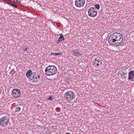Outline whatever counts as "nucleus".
<instances>
[{
    "label": "nucleus",
    "mask_w": 134,
    "mask_h": 134,
    "mask_svg": "<svg viewBox=\"0 0 134 134\" xmlns=\"http://www.w3.org/2000/svg\"><path fill=\"white\" fill-rule=\"evenodd\" d=\"M45 74L47 76L54 75L57 72L56 67L54 65H50L46 68L45 70Z\"/></svg>",
    "instance_id": "1"
},
{
    "label": "nucleus",
    "mask_w": 134,
    "mask_h": 134,
    "mask_svg": "<svg viewBox=\"0 0 134 134\" xmlns=\"http://www.w3.org/2000/svg\"><path fill=\"white\" fill-rule=\"evenodd\" d=\"M111 35L113 37L114 39L116 40V42L117 40L118 41V40H121L122 37V35L119 33H114Z\"/></svg>",
    "instance_id": "7"
},
{
    "label": "nucleus",
    "mask_w": 134,
    "mask_h": 134,
    "mask_svg": "<svg viewBox=\"0 0 134 134\" xmlns=\"http://www.w3.org/2000/svg\"><path fill=\"white\" fill-rule=\"evenodd\" d=\"M27 48H25L24 49V51L25 52H27V53H27V54L28 53V51L27 50Z\"/></svg>",
    "instance_id": "24"
},
{
    "label": "nucleus",
    "mask_w": 134,
    "mask_h": 134,
    "mask_svg": "<svg viewBox=\"0 0 134 134\" xmlns=\"http://www.w3.org/2000/svg\"><path fill=\"white\" fill-rule=\"evenodd\" d=\"M72 55L75 56H79V55H81L79 51L78 50H76L73 51H72Z\"/></svg>",
    "instance_id": "14"
},
{
    "label": "nucleus",
    "mask_w": 134,
    "mask_h": 134,
    "mask_svg": "<svg viewBox=\"0 0 134 134\" xmlns=\"http://www.w3.org/2000/svg\"><path fill=\"white\" fill-rule=\"evenodd\" d=\"M134 79V70H131L129 73V77L128 79L129 80H132Z\"/></svg>",
    "instance_id": "10"
},
{
    "label": "nucleus",
    "mask_w": 134,
    "mask_h": 134,
    "mask_svg": "<svg viewBox=\"0 0 134 134\" xmlns=\"http://www.w3.org/2000/svg\"><path fill=\"white\" fill-rule=\"evenodd\" d=\"M60 36L58 38V40H57V43L58 44L59 42H60L64 40L65 39L64 37L63 36V35L62 34H60Z\"/></svg>",
    "instance_id": "15"
},
{
    "label": "nucleus",
    "mask_w": 134,
    "mask_h": 134,
    "mask_svg": "<svg viewBox=\"0 0 134 134\" xmlns=\"http://www.w3.org/2000/svg\"><path fill=\"white\" fill-rule=\"evenodd\" d=\"M20 94L21 92L19 90L14 89L12 91V95L13 97L16 98L20 96Z\"/></svg>",
    "instance_id": "6"
},
{
    "label": "nucleus",
    "mask_w": 134,
    "mask_h": 134,
    "mask_svg": "<svg viewBox=\"0 0 134 134\" xmlns=\"http://www.w3.org/2000/svg\"><path fill=\"white\" fill-rule=\"evenodd\" d=\"M62 53H51V55L53 56H56V55H60Z\"/></svg>",
    "instance_id": "16"
},
{
    "label": "nucleus",
    "mask_w": 134,
    "mask_h": 134,
    "mask_svg": "<svg viewBox=\"0 0 134 134\" xmlns=\"http://www.w3.org/2000/svg\"><path fill=\"white\" fill-rule=\"evenodd\" d=\"M99 59L100 60H102V59L100 57H97V58H95L94 59Z\"/></svg>",
    "instance_id": "23"
},
{
    "label": "nucleus",
    "mask_w": 134,
    "mask_h": 134,
    "mask_svg": "<svg viewBox=\"0 0 134 134\" xmlns=\"http://www.w3.org/2000/svg\"><path fill=\"white\" fill-rule=\"evenodd\" d=\"M35 74H36L35 72L32 73L31 70V69H29L26 72V76L28 78L31 80L33 81V82H36L38 81L39 79H40V77L39 75H38L37 78H36V80H35V79H34L33 78L34 77V75H35Z\"/></svg>",
    "instance_id": "2"
},
{
    "label": "nucleus",
    "mask_w": 134,
    "mask_h": 134,
    "mask_svg": "<svg viewBox=\"0 0 134 134\" xmlns=\"http://www.w3.org/2000/svg\"><path fill=\"white\" fill-rule=\"evenodd\" d=\"M66 134H71L69 133H66Z\"/></svg>",
    "instance_id": "28"
},
{
    "label": "nucleus",
    "mask_w": 134,
    "mask_h": 134,
    "mask_svg": "<svg viewBox=\"0 0 134 134\" xmlns=\"http://www.w3.org/2000/svg\"><path fill=\"white\" fill-rule=\"evenodd\" d=\"M9 122V118L5 116L2 117L0 119V125L3 127L7 125Z\"/></svg>",
    "instance_id": "4"
},
{
    "label": "nucleus",
    "mask_w": 134,
    "mask_h": 134,
    "mask_svg": "<svg viewBox=\"0 0 134 134\" xmlns=\"http://www.w3.org/2000/svg\"><path fill=\"white\" fill-rule=\"evenodd\" d=\"M18 3H21V2H20V1H18Z\"/></svg>",
    "instance_id": "27"
},
{
    "label": "nucleus",
    "mask_w": 134,
    "mask_h": 134,
    "mask_svg": "<svg viewBox=\"0 0 134 134\" xmlns=\"http://www.w3.org/2000/svg\"><path fill=\"white\" fill-rule=\"evenodd\" d=\"M70 82V81L69 80V81H68V80L67 81V83H69V82Z\"/></svg>",
    "instance_id": "26"
},
{
    "label": "nucleus",
    "mask_w": 134,
    "mask_h": 134,
    "mask_svg": "<svg viewBox=\"0 0 134 134\" xmlns=\"http://www.w3.org/2000/svg\"><path fill=\"white\" fill-rule=\"evenodd\" d=\"M75 97V94L72 91H69L67 92L64 94L65 99L70 101L71 100Z\"/></svg>",
    "instance_id": "3"
},
{
    "label": "nucleus",
    "mask_w": 134,
    "mask_h": 134,
    "mask_svg": "<svg viewBox=\"0 0 134 134\" xmlns=\"http://www.w3.org/2000/svg\"><path fill=\"white\" fill-rule=\"evenodd\" d=\"M38 75H37L36 74H35V75H34V77H33V79H35L36 80H36V78H37V76L38 77Z\"/></svg>",
    "instance_id": "21"
},
{
    "label": "nucleus",
    "mask_w": 134,
    "mask_h": 134,
    "mask_svg": "<svg viewBox=\"0 0 134 134\" xmlns=\"http://www.w3.org/2000/svg\"><path fill=\"white\" fill-rule=\"evenodd\" d=\"M85 3L84 0H77L75 1V5L76 7H80L83 6Z\"/></svg>",
    "instance_id": "8"
},
{
    "label": "nucleus",
    "mask_w": 134,
    "mask_h": 134,
    "mask_svg": "<svg viewBox=\"0 0 134 134\" xmlns=\"http://www.w3.org/2000/svg\"><path fill=\"white\" fill-rule=\"evenodd\" d=\"M92 63L93 65L94 66L97 67L99 66L100 64V65H102V62H100L94 59L92 61Z\"/></svg>",
    "instance_id": "12"
},
{
    "label": "nucleus",
    "mask_w": 134,
    "mask_h": 134,
    "mask_svg": "<svg viewBox=\"0 0 134 134\" xmlns=\"http://www.w3.org/2000/svg\"><path fill=\"white\" fill-rule=\"evenodd\" d=\"M123 41V38H121V40H118V41H116L115 43H114V46H119L120 45H121V46H122L123 45V44L122 43V45H121L122 42Z\"/></svg>",
    "instance_id": "11"
},
{
    "label": "nucleus",
    "mask_w": 134,
    "mask_h": 134,
    "mask_svg": "<svg viewBox=\"0 0 134 134\" xmlns=\"http://www.w3.org/2000/svg\"><path fill=\"white\" fill-rule=\"evenodd\" d=\"M88 15L90 17L96 16L97 14V12L96 11V8L91 7L90 8L88 11Z\"/></svg>",
    "instance_id": "5"
},
{
    "label": "nucleus",
    "mask_w": 134,
    "mask_h": 134,
    "mask_svg": "<svg viewBox=\"0 0 134 134\" xmlns=\"http://www.w3.org/2000/svg\"><path fill=\"white\" fill-rule=\"evenodd\" d=\"M55 110H56V111H57L59 112H60V109L58 107V108H56Z\"/></svg>",
    "instance_id": "22"
},
{
    "label": "nucleus",
    "mask_w": 134,
    "mask_h": 134,
    "mask_svg": "<svg viewBox=\"0 0 134 134\" xmlns=\"http://www.w3.org/2000/svg\"><path fill=\"white\" fill-rule=\"evenodd\" d=\"M95 7L97 9H99L100 8V6L99 4H96L95 6Z\"/></svg>",
    "instance_id": "19"
},
{
    "label": "nucleus",
    "mask_w": 134,
    "mask_h": 134,
    "mask_svg": "<svg viewBox=\"0 0 134 134\" xmlns=\"http://www.w3.org/2000/svg\"><path fill=\"white\" fill-rule=\"evenodd\" d=\"M21 110V108L19 107H17L15 111L16 112H18L19 111Z\"/></svg>",
    "instance_id": "18"
},
{
    "label": "nucleus",
    "mask_w": 134,
    "mask_h": 134,
    "mask_svg": "<svg viewBox=\"0 0 134 134\" xmlns=\"http://www.w3.org/2000/svg\"><path fill=\"white\" fill-rule=\"evenodd\" d=\"M109 43L110 45L114 46L113 44L116 42V40L114 39L113 37L111 35L108 39Z\"/></svg>",
    "instance_id": "9"
},
{
    "label": "nucleus",
    "mask_w": 134,
    "mask_h": 134,
    "mask_svg": "<svg viewBox=\"0 0 134 134\" xmlns=\"http://www.w3.org/2000/svg\"><path fill=\"white\" fill-rule=\"evenodd\" d=\"M95 60H96V61H98V62H102V60H100L99 59H94Z\"/></svg>",
    "instance_id": "25"
},
{
    "label": "nucleus",
    "mask_w": 134,
    "mask_h": 134,
    "mask_svg": "<svg viewBox=\"0 0 134 134\" xmlns=\"http://www.w3.org/2000/svg\"><path fill=\"white\" fill-rule=\"evenodd\" d=\"M48 99L49 100H53V96H50L48 98Z\"/></svg>",
    "instance_id": "20"
},
{
    "label": "nucleus",
    "mask_w": 134,
    "mask_h": 134,
    "mask_svg": "<svg viewBox=\"0 0 134 134\" xmlns=\"http://www.w3.org/2000/svg\"><path fill=\"white\" fill-rule=\"evenodd\" d=\"M12 0H7V1H12Z\"/></svg>",
    "instance_id": "29"
},
{
    "label": "nucleus",
    "mask_w": 134,
    "mask_h": 134,
    "mask_svg": "<svg viewBox=\"0 0 134 134\" xmlns=\"http://www.w3.org/2000/svg\"><path fill=\"white\" fill-rule=\"evenodd\" d=\"M7 4L10 5H11L12 7H14L16 8H17V7H18L17 6L13 4L12 3H7Z\"/></svg>",
    "instance_id": "17"
},
{
    "label": "nucleus",
    "mask_w": 134,
    "mask_h": 134,
    "mask_svg": "<svg viewBox=\"0 0 134 134\" xmlns=\"http://www.w3.org/2000/svg\"><path fill=\"white\" fill-rule=\"evenodd\" d=\"M127 68H126L123 67L122 68V73H120V74H121V77L122 78V79H126V76H124L126 74V72H124V70H125V71L126 70Z\"/></svg>",
    "instance_id": "13"
}]
</instances>
